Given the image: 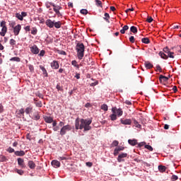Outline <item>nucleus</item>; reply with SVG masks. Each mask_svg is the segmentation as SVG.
<instances>
[{"mask_svg":"<svg viewBox=\"0 0 181 181\" xmlns=\"http://www.w3.org/2000/svg\"><path fill=\"white\" fill-rule=\"evenodd\" d=\"M18 165L22 168H26V165H25V160H23V158H18Z\"/></svg>","mask_w":181,"mask_h":181,"instance_id":"ddd939ff","label":"nucleus"},{"mask_svg":"<svg viewBox=\"0 0 181 181\" xmlns=\"http://www.w3.org/2000/svg\"><path fill=\"white\" fill-rule=\"evenodd\" d=\"M145 148L146 149H148V151H150L151 152H152V151H153V148H152L151 146L149 145H145Z\"/></svg>","mask_w":181,"mask_h":181,"instance_id":"49530a36","label":"nucleus"},{"mask_svg":"<svg viewBox=\"0 0 181 181\" xmlns=\"http://www.w3.org/2000/svg\"><path fill=\"white\" fill-rule=\"evenodd\" d=\"M129 42H131V43H135V37L134 36H131L129 37Z\"/></svg>","mask_w":181,"mask_h":181,"instance_id":"5fc2aeb1","label":"nucleus"},{"mask_svg":"<svg viewBox=\"0 0 181 181\" xmlns=\"http://www.w3.org/2000/svg\"><path fill=\"white\" fill-rule=\"evenodd\" d=\"M35 104L36 107H42L43 105V104L42 103V101L35 102Z\"/></svg>","mask_w":181,"mask_h":181,"instance_id":"a19ab883","label":"nucleus"},{"mask_svg":"<svg viewBox=\"0 0 181 181\" xmlns=\"http://www.w3.org/2000/svg\"><path fill=\"white\" fill-rule=\"evenodd\" d=\"M45 53H46V52L45 50H41L39 54V56L43 57V56H45Z\"/></svg>","mask_w":181,"mask_h":181,"instance_id":"052dcab7","label":"nucleus"},{"mask_svg":"<svg viewBox=\"0 0 181 181\" xmlns=\"http://www.w3.org/2000/svg\"><path fill=\"white\" fill-rule=\"evenodd\" d=\"M76 50L77 52V57L79 60H81L84 57V50L86 47L83 42H78L76 45Z\"/></svg>","mask_w":181,"mask_h":181,"instance_id":"f03ea898","label":"nucleus"},{"mask_svg":"<svg viewBox=\"0 0 181 181\" xmlns=\"http://www.w3.org/2000/svg\"><path fill=\"white\" fill-rule=\"evenodd\" d=\"M127 156H128V153H122L119 154L117 157V161L119 163L125 162V159H124V158H127Z\"/></svg>","mask_w":181,"mask_h":181,"instance_id":"6e6552de","label":"nucleus"},{"mask_svg":"<svg viewBox=\"0 0 181 181\" xmlns=\"http://www.w3.org/2000/svg\"><path fill=\"white\" fill-rule=\"evenodd\" d=\"M35 95H36L37 97H39V98L43 99V94L40 93V92L36 93H35Z\"/></svg>","mask_w":181,"mask_h":181,"instance_id":"8fccbe9b","label":"nucleus"},{"mask_svg":"<svg viewBox=\"0 0 181 181\" xmlns=\"http://www.w3.org/2000/svg\"><path fill=\"white\" fill-rule=\"evenodd\" d=\"M71 64H72V66H74V67H76V69H80V66H78V64L77 63V61H76V60H73L72 62H71Z\"/></svg>","mask_w":181,"mask_h":181,"instance_id":"c756f323","label":"nucleus"},{"mask_svg":"<svg viewBox=\"0 0 181 181\" xmlns=\"http://www.w3.org/2000/svg\"><path fill=\"white\" fill-rule=\"evenodd\" d=\"M33 119H35V121L40 119V116L39 115V113L34 114V115L33 116Z\"/></svg>","mask_w":181,"mask_h":181,"instance_id":"2f4dec72","label":"nucleus"},{"mask_svg":"<svg viewBox=\"0 0 181 181\" xmlns=\"http://www.w3.org/2000/svg\"><path fill=\"white\" fill-rule=\"evenodd\" d=\"M86 166H88V168H91V166H93V163L91 162H87L86 163Z\"/></svg>","mask_w":181,"mask_h":181,"instance_id":"680f3d73","label":"nucleus"},{"mask_svg":"<svg viewBox=\"0 0 181 181\" xmlns=\"http://www.w3.org/2000/svg\"><path fill=\"white\" fill-rule=\"evenodd\" d=\"M142 43H145V45H149L151 43V40L148 37H144L141 39Z\"/></svg>","mask_w":181,"mask_h":181,"instance_id":"5701e85b","label":"nucleus"},{"mask_svg":"<svg viewBox=\"0 0 181 181\" xmlns=\"http://www.w3.org/2000/svg\"><path fill=\"white\" fill-rule=\"evenodd\" d=\"M28 13L26 12L22 11L21 12V16H23V18H25V16H27Z\"/></svg>","mask_w":181,"mask_h":181,"instance_id":"69168bd1","label":"nucleus"},{"mask_svg":"<svg viewBox=\"0 0 181 181\" xmlns=\"http://www.w3.org/2000/svg\"><path fill=\"white\" fill-rule=\"evenodd\" d=\"M95 2L96 6H98L99 8H103V2H101V1H100V0H95Z\"/></svg>","mask_w":181,"mask_h":181,"instance_id":"bb28decb","label":"nucleus"},{"mask_svg":"<svg viewBox=\"0 0 181 181\" xmlns=\"http://www.w3.org/2000/svg\"><path fill=\"white\" fill-rule=\"evenodd\" d=\"M51 163L54 168H60V163L57 160H53Z\"/></svg>","mask_w":181,"mask_h":181,"instance_id":"dca6fc26","label":"nucleus"},{"mask_svg":"<svg viewBox=\"0 0 181 181\" xmlns=\"http://www.w3.org/2000/svg\"><path fill=\"white\" fill-rule=\"evenodd\" d=\"M59 66L60 65L59 64V62L53 61L52 62H51V67L54 70H57V69H59Z\"/></svg>","mask_w":181,"mask_h":181,"instance_id":"9b49d317","label":"nucleus"},{"mask_svg":"<svg viewBox=\"0 0 181 181\" xmlns=\"http://www.w3.org/2000/svg\"><path fill=\"white\" fill-rule=\"evenodd\" d=\"M49 5L53 6V10L55 12L56 15H57L58 18H60L62 16V13H60V9H62V6H56L54 3H49Z\"/></svg>","mask_w":181,"mask_h":181,"instance_id":"39448f33","label":"nucleus"},{"mask_svg":"<svg viewBox=\"0 0 181 181\" xmlns=\"http://www.w3.org/2000/svg\"><path fill=\"white\" fill-rule=\"evenodd\" d=\"M134 124L136 128H141L142 127L136 119H134Z\"/></svg>","mask_w":181,"mask_h":181,"instance_id":"4c0bfd02","label":"nucleus"},{"mask_svg":"<svg viewBox=\"0 0 181 181\" xmlns=\"http://www.w3.org/2000/svg\"><path fill=\"white\" fill-rule=\"evenodd\" d=\"M6 157L4 155L0 156V162H6Z\"/></svg>","mask_w":181,"mask_h":181,"instance_id":"58836bf2","label":"nucleus"},{"mask_svg":"<svg viewBox=\"0 0 181 181\" xmlns=\"http://www.w3.org/2000/svg\"><path fill=\"white\" fill-rule=\"evenodd\" d=\"M28 168H30V169H35L36 168V164L35 163V162H33V160H29L28 163Z\"/></svg>","mask_w":181,"mask_h":181,"instance_id":"4468645a","label":"nucleus"},{"mask_svg":"<svg viewBox=\"0 0 181 181\" xmlns=\"http://www.w3.org/2000/svg\"><path fill=\"white\" fill-rule=\"evenodd\" d=\"M7 152H9V153H13V152H15V149H13L12 147H8Z\"/></svg>","mask_w":181,"mask_h":181,"instance_id":"09e8293b","label":"nucleus"},{"mask_svg":"<svg viewBox=\"0 0 181 181\" xmlns=\"http://www.w3.org/2000/svg\"><path fill=\"white\" fill-rule=\"evenodd\" d=\"M75 78H76L77 80H80V74L76 73V74L75 76Z\"/></svg>","mask_w":181,"mask_h":181,"instance_id":"338daca9","label":"nucleus"},{"mask_svg":"<svg viewBox=\"0 0 181 181\" xmlns=\"http://www.w3.org/2000/svg\"><path fill=\"white\" fill-rule=\"evenodd\" d=\"M177 179H179V177H177V175H172V177H171V180H172V181L177 180Z\"/></svg>","mask_w":181,"mask_h":181,"instance_id":"603ef678","label":"nucleus"},{"mask_svg":"<svg viewBox=\"0 0 181 181\" xmlns=\"http://www.w3.org/2000/svg\"><path fill=\"white\" fill-rule=\"evenodd\" d=\"M146 143L143 141V142H141L139 144V148H141V146H144V145H146Z\"/></svg>","mask_w":181,"mask_h":181,"instance_id":"e2e57ef3","label":"nucleus"},{"mask_svg":"<svg viewBox=\"0 0 181 181\" xmlns=\"http://www.w3.org/2000/svg\"><path fill=\"white\" fill-rule=\"evenodd\" d=\"M40 70H42V71L43 74L45 76V77H47L48 74H47V71L46 70V68H45V66L40 65Z\"/></svg>","mask_w":181,"mask_h":181,"instance_id":"aec40b11","label":"nucleus"},{"mask_svg":"<svg viewBox=\"0 0 181 181\" xmlns=\"http://www.w3.org/2000/svg\"><path fill=\"white\" fill-rule=\"evenodd\" d=\"M25 32H30V25H27L24 28Z\"/></svg>","mask_w":181,"mask_h":181,"instance_id":"4d7b16f0","label":"nucleus"},{"mask_svg":"<svg viewBox=\"0 0 181 181\" xmlns=\"http://www.w3.org/2000/svg\"><path fill=\"white\" fill-rule=\"evenodd\" d=\"M144 66L146 69H152L153 67V64L149 62H145Z\"/></svg>","mask_w":181,"mask_h":181,"instance_id":"b1692460","label":"nucleus"},{"mask_svg":"<svg viewBox=\"0 0 181 181\" xmlns=\"http://www.w3.org/2000/svg\"><path fill=\"white\" fill-rule=\"evenodd\" d=\"M101 110H103V111H108V105L106 104L102 105Z\"/></svg>","mask_w":181,"mask_h":181,"instance_id":"e433bc0d","label":"nucleus"},{"mask_svg":"<svg viewBox=\"0 0 181 181\" xmlns=\"http://www.w3.org/2000/svg\"><path fill=\"white\" fill-rule=\"evenodd\" d=\"M32 110H33V108L30 106L26 107L25 110V114L27 115L30 114V112H32Z\"/></svg>","mask_w":181,"mask_h":181,"instance_id":"cd10ccee","label":"nucleus"},{"mask_svg":"<svg viewBox=\"0 0 181 181\" xmlns=\"http://www.w3.org/2000/svg\"><path fill=\"white\" fill-rule=\"evenodd\" d=\"M156 71H159L160 73H162V68L160 65H156Z\"/></svg>","mask_w":181,"mask_h":181,"instance_id":"a18cd8bd","label":"nucleus"},{"mask_svg":"<svg viewBox=\"0 0 181 181\" xmlns=\"http://www.w3.org/2000/svg\"><path fill=\"white\" fill-rule=\"evenodd\" d=\"M81 13H82V15H87V13H88V11H87V9H81Z\"/></svg>","mask_w":181,"mask_h":181,"instance_id":"de8ad7c7","label":"nucleus"},{"mask_svg":"<svg viewBox=\"0 0 181 181\" xmlns=\"http://www.w3.org/2000/svg\"><path fill=\"white\" fill-rule=\"evenodd\" d=\"M168 55V57H170V59H175V56H173V54H175V52H169L168 54H167Z\"/></svg>","mask_w":181,"mask_h":181,"instance_id":"72a5a7b5","label":"nucleus"},{"mask_svg":"<svg viewBox=\"0 0 181 181\" xmlns=\"http://www.w3.org/2000/svg\"><path fill=\"white\" fill-rule=\"evenodd\" d=\"M91 119H81L76 118L75 120V128L76 129H84V131H90L91 129Z\"/></svg>","mask_w":181,"mask_h":181,"instance_id":"f257e3e1","label":"nucleus"},{"mask_svg":"<svg viewBox=\"0 0 181 181\" xmlns=\"http://www.w3.org/2000/svg\"><path fill=\"white\" fill-rule=\"evenodd\" d=\"M16 18H18L19 21H23V17L22 16V14L19 13H16Z\"/></svg>","mask_w":181,"mask_h":181,"instance_id":"f704fd0d","label":"nucleus"},{"mask_svg":"<svg viewBox=\"0 0 181 181\" xmlns=\"http://www.w3.org/2000/svg\"><path fill=\"white\" fill-rule=\"evenodd\" d=\"M0 28H1V30L0 32V36H2L3 37H5V35H6L8 32V27L6 26V21H2L0 23Z\"/></svg>","mask_w":181,"mask_h":181,"instance_id":"7ed1b4c3","label":"nucleus"},{"mask_svg":"<svg viewBox=\"0 0 181 181\" xmlns=\"http://www.w3.org/2000/svg\"><path fill=\"white\" fill-rule=\"evenodd\" d=\"M10 62H17V63H19V62H21V58L14 57L10 59Z\"/></svg>","mask_w":181,"mask_h":181,"instance_id":"a878e982","label":"nucleus"},{"mask_svg":"<svg viewBox=\"0 0 181 181\" xmlns=\"http://www.w3.org/2000/svg\"><path fill=\"white\" fill-rule=\"evenodd\" d=\"M130 31L132 32V33H138V28L135 26H132L130 28Z\"/></svg>","mask_w":181,"mask_h":181,"instance_id":"7c9ffc66","label":"nucleus"},{"mask_svg":"<svg viewBox=\"0 0 181 181\" xmlns=\"http://www.w3.org/2000/svg\"><path fill=\"white\" fill-rule=\"evenodd\" d=\"M56 88L58 91H63V87L60 86V84H57Z\"/></svg>","mask_w":181,"mask_h":181,"instance_id":"c03bdc74","label":"nucleus"},{"mask_svg":"<svg viewBox=\"0 0 181 181\" xmlns=\"http://www.w3.org/2000/svg\"><path fill=\"white\" fill-rule=\"evenodd\" d=\"M112 112H113V114H117L118 117H121L122 116V114H124V112L121 108L117 109V107H112Z\"/></svg>","mask_w":181,"mask_h":181,"instance_id":"423d86ee","label":"nucleus"},{"mask_svg":"<svg viewBox=\"0 0 181 181\" xmlns=\"http://www.w3.org/2000/svg\"><path fill=\"white\" fill-rule=\"evenodd\" d=\"M15 155L16 156H25V151H15Z\"/></svg>","mask_w":181,"mask_h":181,"instance_id":"4be33fe9","label":"nucleus"},{"mask_svg":"<svg viewBox=\"0 0 181 181\" xmlns=\"http://www.w3.org/2000/svg\"><path fill=\"white\" fill-rule=\"evenodd\" d=\"M45 25H47V26L50 28H54V21H52L50 19H47L45 22Z\"/></svg>","mask_w":181,"mask_h":181,"instance_id":"f8f14e48","label":"nucleus"},{"mask_svg":"<svg viewBox=\"0 0 181 181\" xmlns=\"http://www.w3.org/2000/svg\"><path fill=\"white\" fill-rule=\"evenodd\" d=\"M9 44L11 45V46H15V45H16V40H15L14 39H11L9 41Z\"/></svg>","mask_w":181,"mask_h":181,"instance_id":"ea45409f","label":"nucleus"},{"mask_svg":"<svg viewBox=\"0 0 181 181\" xmlns=\"http://www.w3.org/2000/svg\"><path fill=\"white\" fill-rule=\"evenodd\" d=\"M110 119L112 121H115L117 120V115L115 113H113L110 115Z\"/></svg>","mask_w":181,"mask_h":181,"instance_id":"c9c22d12","label":"nucleus"},{"mask_svg":"<svg viewBox=\"0 0 181 181\" xmlns=\"http://www.w3.org/2000/svg\"><path fill=\"white\" fill-rule=\"evenodd\" d=\"M31 53L33 54H39V47H37V45H34L30 47Z\"/></svg>","mask_w":181,"mask_h":181,"instance_id":"1a4fd4ad","label":"nucleus"},{"mask_svg":"<svg viewBox=\"0 0 181 181\" xmlns=\"http://www.w3.org/2000/svg\"><path fill=\"white\" fill-rule=\"evenodd\" d=\"M71 129V126L70 124H66L65 126H63L61 128L59 134L61 135V136H63L66 135L67 132L70 131Z\"/></svg>","mask_w":181,"mask_h":181,"instance_id":"20e7f679","label":"nucleus"},{"mask_svg":"<svg viewBox=\"0 0 181 181\" xmlns=\"http://www.w3.org/2000/svg\"><path fill=\"white\" fill-rule=\"evenodd\" d=\"M158 54L161 57V59H164V60H168V55L163 52L160 51Z\"/></svg>","mask_w":181,"mask_h":181,"instance_id":"6ab92c4d","label":"nucleus"},{"mask_svg":"<svg viewBox=\"0 0 181 181\" xmlns=\"http://www.w3.org/2000/svg\"><path fill=\"white\" fill-rule=\"evenodd\" d=\"M122 29L127 32V30H128L129 29V27L128 25H124Z\"/></svg>","mask_w":181,"mask_h":181,"instance_id":"0e129e2a","label":"nucleus"},{"mask_svg":"<svg viewBox=\"0 0 181 181\" xmlns=\"http://www.w3.org/2000/svg\"><path fill=\"white\" fill-rule=\"evenodd\" d=\"M15 172H16L18 175H21V176H22V175H23L24 173L23 170L18 169H16Z\"/></svg>","mask_w":181,"mask_h":181,"instance_id":"79ce46f5","label":"nucleus"},{"mask_svg":"<svg viewBox=\"0 0 181 181\" xmlns=\"http://www.w3.org/2000/svg\"><path fill=\"white\" fill-rule=\"evenodd\" d=\"M54 26L56 29H60L62 28V21H54Z\"/></svg>","mask_w":181,"mask_h":181,"instance_id":"a211bd4d","label":"nucleus"},{"mask_svg":"<svg viewBox=\"0 0 181 181\" xmlns=\"http://www.w3.org/2000/svg\"><path fill=\"white\" fill-rule=\"evenodd\" d=\"M170 52V50H169V48H168V47H166L163 49V52L166 53V54H168Z\"/></svg>","mask_w":181,"mask_h":181,"instance_id":"864d4df0","label":"nucleus"},{"mask_svg":"<svg viewBox=\"0 0 181 181\" xmlns=\"http://www.w3.org/2000/svg\"><path fill=\"white\" fill-rule=\"evenodd\" d=\"M119 144V142L117 140H115L112 144V146H118V144Z\"/></svg>","mask_w":181,"mask_h":181,"instance_id":"3c124183","label":"nucleus"},{"mask_svg":"<svg viewBox=\"0 0 181 181\" xmlns=\"http://www.w3.org/2000/svg\"><path fill=\"white\" fill-rule=\"evenodd\" d=\"M59 127H65V126H64V122H60L59 123Z\"/></svg>","mask_w":181,"mask_h":181,"instance_id":"774afa93","label":"nucleus"},{"mask_svg":"<svg viewBox=\"0 0 181 181\" xmlns=\"http://www.w3.org/2000/svg\"><path fill=\"white\" fill-rule=\"evenodd\" d=\"M117 150H119V152H121V151H124L125 149V147L124 146H119L116 148Z\"/></svg>","mask_w":181,"mask_h":181,"instance_id":"13d9d810","label":"nucleus"},{"mask_svg":"<svg viewBox=\"0 0 181 181\" xmlns=\"http://www.w3.org/2000/svg\"><path fill=\"white\" fill-rule=\"evenodd\" d=\"M31 35H33L34 36L37 35V28L36 27H33L31 30Z\"/></svg>","mask_w":181,"mask_h":181,"instance_id":"c85d7f7f","label":"nucleus"},{"mask_svg":"<svg viewBox=\"0 0 181 181\" xmlns=\"http://www.w3.org/2000/svg\"><path fill=\"white\" fill-rule=\"evenodd\" d=\"M21 29H22V25H21V24H18L17 25L13 27L14 36H18V35H19Z\"/></svg>","mask_w":181,"mask_h":181,"instance_id":"0eeeda50","label":"nucleus"},{"mask_svg":"<svg viewBox=\"0 0 181 181\" xmlns=\"http://www.w3.org/2000/svg\"><path fill=\"white\" fill-rule=\"evenodd\" d=\"M120 122L122 125H131L132 124V120H131V119H121Z\"/></svg>","mask_w":181,"mask_h":181,"instance_id":"9d476101","label":"nucleus"},{"mask_svg":"<svg viewBox=\"0 0 181 181\" xmlns=\"http://www.w3.org/2000/svg\"><path fill=\"white\" fill-rule=\"evenodd\" d=\"M158 170L161 173H163L166 170V167L163 165H159L158 166Z\"/></svg>","mask_w":181,"mask_h":181,"instance_id":"473e14b6","label":"nucleus"},{"mask_svg":"<svg viewBox=\"0 0 181 181\" xmlns=\"http://www.w3.org/2000/svg\"><path fill=\"white\" fill-rule=\"evenodd\" d=\"M18 112L22 115V117H25V110H23V108L20 109Z\"/></svg>","mask_w":181,"mask_h":181,"instance_id":"37998d69","label":"nucleus"},{"mask_svg":"<svg viewBox=\"0 0 181 181\" xmlns=\"http://www.w3.org/2000/svg\"><path fill=\"white\" fill-rule=\"evenodd\" d=\"M44 119L47 124H52L53 122V117H52L45 116L44 117Z\"/></svg>","mask_w":181,"mask_h":181,"instance_id":"2eb2a0df","label":"nucleus"},{"mask_svg":"<svg viewBox=\"0 0 181 181\" xmlns=\"http://www.w3.org/2000/svg\"><path fill=\"white\" fill-rule=\"evenodd\" d=\"M119 153V151L118 149H117V148L115 149L114 151V155L115 156H117L118 154Z\"/></svg>","mask_w":181,"mask_h":181,"instance_id":"bf43d9fd","label":"nucleus"},{"mask_svg":"<svg viewBox=\"0 0 181 181\" xmlns=\"http://www.w3.org/2000/svg\"><path fill=\"white\" fill-rule=\"evenodd\" d=\"M128 142L129 145H132V146H135V145H138V141H136V139H129Z\"/></svg>","mask_w":181,"mask_h":181,"instance_id":"f3484780","label":"nucleus"},{"mask_svg":"<svg viewBox=\"0 0 181 181\" xmlns=\"http://www.w3.org/2000/svg\"><path fill=\"white\" fill-rule=\"evenodd\" d=\"M159 80H160V81L166 82V81H168V80H169V78H168L167 76H165L163 75H160L159 77Z\"/></svg>","mask_w":181,"mask_h":181,"instance_id":"412c9836","label":"nucleus"},{"mask_svg":"<svg viewBox=\"0 0 181 181\" xmlns=\"http://www.w3.org/2000/svg\"><path fill=\"white\" fill-rule=\"evenodd\" d=\"M153 18H152V17L148 16V17L147 18V22H148V23H151V22H153Z\"/></svg>","mask_w":181,"mask_h":181,"instance_id":"6e6d98bb","label":"nucleus"},{"mask_svg":"<svg viewBox=\"0 0 181 181\" xmlns=\"http://www.w3.org/2000/svg\"><path fill=\"white\" fill-rule=\"evenodd\" d=\"M103 19L107 22V23H110V14L108 13H105L104 15Z\"/></svg>","mask_w":181,"mask_h":181,"instance_id":"393cba45","label":"nucleus"}]
</instances>
